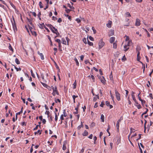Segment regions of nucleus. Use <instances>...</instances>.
<instances>
[{
    "label": "nucleus",
    "instance_id": "f257e3e1",
    "mask_svg": "<svg viewBox=\"0 0 153 153\" xmlns=\"http://www.w3.org/2000/svg\"><path fill=\"white\" fill-rule=\"evenodd\" d=\"M115 91L116 98L117 100L119 101L120 100V95L116 89L115 90Z\"/></svg>",
    "mask_w": 153,
    "mask_h": 153
},
{
    "label": "nucleus",
    "instance_id": "f03ea898",
    "mask_svg": "<svg viewBox=\"0 0 153 153\" xmlns=\"http://www.w3.org/2000/svg\"><path fill=\"white\" fill-rule=\"evenodd\" d=\"M13 22L12 20H11V22H12V26L13 27V29L14 31H15V29L17 30V27L16 25V23L15 22V20L13 16Z\"/></svg>",
    "mask_w": 153,
    "mask_h": 153
},
{
    "label": "nucleus",
    "instance_id": "7ed1b4c3",
    "mask_svg": "<svg viewBox=\"0 0 153 153\" xmlns=\"http://www.w3.org/2000/svg\"><path fill=\"white\" fill-rule=\"evenodd\" d=\"M105 44L104 42L103 41L102 39H101L99 42V48L100 49H101L104 45Z\"/></svg>",
    "mask_w": 153,
    "mask_h": 153
},
{
    "label": "nucleus",
    "instance_id": "20e7f679",
    "mask_svg": "<svg viewBox=\"0 0 153 153\" xmlns=\"http://www.w3.org/2000/svg\"><path fill=\"white\" fill-rule=\"evenodd\" d=\"M123 118L122 117H120V118L117 121V123L116 124V127L117 131H119V123L120 122L123 120Z\"/></svg>",
    "mask_w": 153,
    "mask_h": 153
},
{
    "label": "nucleus",
    "instance_id": "39448f33",
    "mask_svg": "<svg viewBox=\"0 0 153 153\" xmlns=\"http://www.w3.org/2000/svg\"><path fill=\"white\" fill-rule=\"evenodd\" d=\"M100 79L101 82L104 85H105L106 83V80L104 76H102V77H100Z\"/></svg>",
    "mask_w": 153,
    "mask_h": 153
},
{
    "label": "nucleus",
    "instance_id": "423d86ee",
    "mask_svg": "<svg viewBox=\"0 0 153 153\" xmlns=\"http://www.w3.org/2000/svg\"><path fill=\"white\" fill-rule=\"evenodd\" d=\"M140 24V20L139 19H137L136 20L135 25L136 26H139Z\"/></svg>",
    "mask_w": 153,
    "mask_h": 153
},
{
    "label": "nucleus",
    "instance_id": "0eeeda50",
    "mask_svg": "<svg viewBox=\"0 0 153 153\" xmlns=\"http://www.w3.org/2000/svg\"><path fill=\"white\" fill-rule=\"evenodd\" d=\"M136 51L137 52V60L138 61H139L140 59V57L139 56L140 54V53L139 51V50H138V48H136Z\"/></svg>",
    "mask_w": 153,
    "mask_h": 153
},
{
    "label": "nucleus",
    "instance_id": "6e6552de",
    "mask_svg": "<svg viewBox=\"0 0 153 153\" xmlns=\"http://www.w3.org/2000/svg\"><path fill=\"white\" fill-rule=\"evenodd\" d=\"M23 107H22L21 108V111L19 112H18L17 113H16V120L17 119V115H19V114H20L21 113H22V109H23Z\"/></svg>",
    "mask_w": 153,
    "mask_h": 153
},
{
    "label": "nucleus",
    "instance_id": "1a4fd4ad",
    "mask_svg": "<svg viewBox=\"0 0 153 153\" xmlns=\"http://www.w3.org/2000/svg\"><path fill=\"white\" fill-rule=\"evenodd\" d=\"M38 54L40 56L41 59L42 60H44V56L42 53H40L39 51H38L37 52Z\"/></svg>",
    "mask_w": 153,
    "mask_h": 153
},
{
    "label": "nucleus",
    "instance_id": "9d476101",
    "mask_svg": "<svg viewBox=\"0 0 153 153\" xmlns=\"http://www.w3.org/2000/svg\"><path fill=\"white\" fill-rule=\"evenodd\" d=\"M53 91H55L56 92V94L57 95L59 94V93L57 90V88L56 86H55L54 88V90H53Z\"/></svg>",
    "mask_w": 153,
    "mask_h": 153
},
{
    "label": "nucleus",
    "instance_id": "9b49d317",
    "mask_svg": "<svg viewBox=\"0 0 153 153\" xmlns=\"http://www.w3.org/2000/svg\"><path fill=\"white\" fill-rule=\"evenodd\" d=\"M115 40V38L114 37H112L110 38V42L111 43H112Z\"/></svg>",
    "mask_w": 153,
    "mask_h": 153
},
{
    "label": "nucleus",
    "instance_id": "f8f14e48",
    "mask_svg": "<svg viewBox=\"0 0 153 153\" xmlns=\"http://www.w3.org/2000/svg\"><path fill=\"white\" fill-rule=\"evenodd\" d=\"M132 97V98L133 100L137 104H138V102H137L135 96L133 94H131Z\"/></svg>",
    "mask_w": 153,
    "mask_h": 153
},
{
    "label": "nucleus",
    "instance_id": "ddd939ff",
    "mask_svg": "<svg viewBox=\"0 0 153 153\" xmlns=\"http://www.w3.org/2000/svg\"><path fill=\"white\" fill-rule=\"evenodd\" d=\"M27 20H28V22H29V24L33 26V25L32 23V19H29L28 18H27Z\"/></svg>",
    "mask_w": 153,
    "mask_h": 153
},
{
    "label": "nucleus",
    "instance_id": "4468645a",
    "mask_svg": "<svg viewBox=\"0 0 153 153\" xmlns=\"http://www.w3.org/2000/svg\"><path fill=\"white\" fill-rule=\"evenodd\" d=\"M41 84H42V85L45 87H46L47 88L49 89L48 87H49L50 88V87L49 86L47 85V84L46 83L42 82H41Z\"/></svg>",
    "mask_w": 153,
    "mask_h": 153
},
{
    "label": "nucleus",
    "instance_id": "2eb2a0df",
    "mask_svg": "<svg viewBox=\"0 0 153 153\" xmlns=\"http://www.w3.org/2000/svg\"><path fill=\"white\" fill-rule=\"evenodd\" d=\"M66 142L65 141V142H64V144L63 145L62 149L64 150H65L66 149Z\"/></svg>",
    "mask_w": 153,
    "mask_h": 153
},
{
    "label": "nucleus",
    "instance_id": "dca6fc26",
    "mask_svg": "<svg viewBox=\"0 0 153 153\" xmlns=\"http://www.w3.org/2000/svg\"><path fill=\"white\" fill-rule=\"evenodd\" d=\"M112 22L111 21H110L107 24H106V26L107 27L110 28L111 27V24Z\"/></svg>",
    "mask_w": 153,
    "mask_h": 153
},
{
    "label": "nucleus",
    "instance_id": "f3484780",
    "mask_svg": "<svg viewBox=\"0 0 153 153\" xmlns=\"http://www.w3.org/2000/svg\"><path fill=\"white\" fill-rule=\"evenodd\" d=\"M99 97L98 95H96V96L94 97L93 98V101L94 102H95L96 101L97 99H99Z\"/></svg>",
    "mask_w": 153,
    "mask_h": 153
},
{
    "label": "nucleus",
    "instance_id": "a211bd4d",
    "mask_svg": "<svg viewBox=\"0 0 153 153\" xmlns=\"http://www.w3.org/2000/svg\"><path fill=\"white\" fill-rule=\"evenodd\" d=\"M88 134V132L86 130H85L84 131V132L82 133V135L83 136H87Z\"/></svg>",
    "mask_w": 153,
    "mask_h": 153
},
{
    "label": "nucleus",
    "instance_id": "6ab92c4d",
    "mask_svg": "<svg viewBox=\"0 0 153 153\" xmlns=\"http://www.w3.org/2000/svg\"><path fill=\"white\" fill-rule=\"evenodd\" d=\"M74 60L76 62V65L77 66H79V62L77 58L76 57H75L74 58Z\"/></svg>",
    "mask_w": 153,
    "mask_h": 153
},
{
    "label": "nucleus",
    "instance_id": "aec40b11",
    "mask_svg": "<svg viewBox=\"0 0 153 153\" xmlns=\"http://www.w3.org/2000/svg\"><path fill=\"white\" fill-rule=\"evenodd\" d=\"M54 114H55V121H56V122L57 121V120H58V115H59V113H58V115L55 112H54Z\"/></svg>",
    "mask_w": 153,
    "mask_h": 153
},
{
    "label": "nucleus",
    "instance_id": "412c9836",
    "mask_svg": "<svg viewBox=\"0 0 153 153\" xmlns=\"http://www.w3.org/2000/svg\"><path fill=\"white\" fill-rule=\"evenodd\" d=\"M40 25V26H39V27L42 29H43V27H44V26H45L44 23H43L42 24H39Z\"/></svg>",
    "mask_w": 153,
    "mask_h": 153
},
{
    "label": "nucleus",
    "instance_id": "4be33fe9",
    "mask_svg": "<svg viewBox=\"0 0 153 153\" xmlns=\"http://www.w3.org/2000/svg\"><path fill=\"white\" fill-rule=\"evenodd\" d=\"M124 48L125 49L124 51L126 52V51L129 49V47H128V46H126L125 45L124 46Z\"/></svg>",
    "mask_w": 153,
    "mask_h": 153
},
{
    "label": "nucleus",
    "instance_id": "5701e85b",
    "mask_svg": "<svg viewBox=\"0 0 153 153\" xmlns=\"http://www.w3.org/2000/svg\"><path fill=\"white\" fill-rule=\"evenodd\" d=\"M62 43L64 44H66V41L65 40L64 38H62Z\"/></svg>",
    "mask_w": 153,
    "mask_h": 153
},
{
    "label": "nucleus",
    "instance_id": "b1692460",
    "mask_svg": "<svg viewBox=\"0 0 153 153\" xmlns=\"http://www.w3.org/2000/svg\"><path fill=\"white\" fill-rule=\"evenodd\" d=\"M101 119L102 122L104 121V116L102 114L101 116Z\"/></svg>",
    "mask_w": 153,
    "mask_h": 153
},
{
    "label": "nucleus",
    "instance_id": "393cba45",
    "mask_svg": "<svg viewBox=\"0 0 153 153\" xmlns=\"http://www.w3.org/2000/svg\"><path fill=\"white\" fill-rule=\"evenodd\" d=\"M87 42L88 44L90 46H93V43L92 42H90L88 40V39Z\"/></svg>",
    "mask_w": 153,
    "mask_h": 153
},
{
    "label": "nucleus",
    "instance_id": "a878e982",
    "mask_svg": "<svg viewBox=\"0 0 153 153\" xmlns=\"http://www.w3.org/2000/svg\"><path fill=\"white\" fill-rule=\"evenodd\" d=\"M46 25L51 30L52 29V27H53V26L51 24H46Z\"/></svg>",
    "mask_w": 153,
    "mask_h": 153
},
{
    "label": "nucleus",
    "instance_id": "bb28decb",
    "mask_svg": "<svg viewBox=\"0 0 153 153\" xmlns=\"http://www.w3.org/2000/svg\"><path fill=\"white\" fill-rule=\"evenodd\" d=\"M15 62L18 65V64H20V61H19V59L17 58H16V59H15Z\"/></svg>",
    "mask_w": 153,
    "mask_h": 153
},
{
    "label": "nucleus",
    "instance_id": "cd10ccee",
    "mask_svg": "<svg viewBox=\"0 0 153 153\" xmlns=\"http://www.w3.org/2000/svg\"><path fill=\"white\" fill-rule=\"evenodd\" d=\"M73 88L74 89H75L76 88V80H75L74 82L73 83Z\"/></svg>",
    "mask_w": 153,
    "mask_h": 153
},
{
    "label": "nucleus",
    "instance_id": "c85d7f7f",
    "mask_svg": "<svg viewBox=\"0 0 153 153\" xmlns=\"http://www.w3.org/2000/svg\"><path fill=\"white\" fill-rule=\"evenodd\" d=\"M41 15V12H39V13L37 14V16H38V17L39 18V19L40 20H41V19L40 17Z\"/></svg>",
    "mask_w": 153,
    "mask_h": 153
},
{
    "label": "nucleus",
    "instance_id": "c756f323",
    "mask_svg": "<svg viewBox=\"0 0 153 153\" xmlns=\"http://www.w3.org/2000/svg\"><path fill=\"white\" fill-rule=\"evenodd\" d=\"M110 129V126L109 125H108V128L107 129V131L109 134V136L110 135V132H109V131Z\"/></svg>",
    "mask_w": 153,
    "mask_h": 153
},
{
    "label": "nucleus",
    "instance_id": "7c9ffc66",
    "mask_svg": "<svg viewBox=\"0 0 153 153\" xmlns=\"http://www.w3.org/2000/svg\"><path fill=\"white\" fill-rule=\"evenodd\" d=\"M63 116L65 117H66L67 116V113L66 112V111L65 109H64L63 111Z\"/></svg>",
    "mask_w": 153,
    "mask_h": 153
},
{
    "label": "nucleus",
    "instance_id": "2f4dec72",
    "mask_svg": "<svg viewBox=\"0 0 153 153\" xmlns=\"http://www.w3.org/2000/svg\"><path fill=\"white\" fill-rule=\"evenodd\" d=\"M54 100L55 102L56 103H57L58 102H61L60 100L59 99H56V98H55Z\"/></svg>",
    "mask_w": 153,
    "mask_h": 153
},
{
    "label": "nucleus",
    "instance_id": "473e14b6",
    "mask_svg": "<svg viewBox=\"0 0 153 153\" xmlns=\"http://www.w3.org/2000/svg\"><path fill=\"white\" fill-rule=\"evenodd\" d=\"M113 48H114L116 49L117 48V44L116 42H114L113 43Z\"/></svg>",
    "mask_w": 153,
    "mask_h": 153
},
{
    "label": "nucleus",
    "instance_id": "72a5a7b5",
    "mask_svg": "<svg viewBox=\"0 0 153 153\" xmlns=\"http://www.w3.org/2000/svg\"><path fill=\"white\" fill-rule=\"evenodd\" d=\"M48 38L51 42V45L52 46L53 44H52V41L51 40V38L49 36H48Z\"/></svg>",
    "mask_w": 153,
    "mask_h": 153
},
{
    "label": "nucleus",
    "instance_id": "f704fd0d",
    "mask_svg": "<svg viewBox=\"0 0 153 153\" xmlns=\"http://www.w3.org/2000/svg\"><path fill=\"white\" fill-rule=\"evenodd\" d=\"M13 66H14L16 70V71H20L21 70V68H17L15 66L13 65Z\"/></svg>",
    "mask_w": 153,
    "mask_h": 153
},
{
    "label": "nucleus",
    "instance_id": "c9c22d12",
    "mask_svg": "<svg viewBox=\"0 0 153 153\" xmlns=\"http://www.w3.org/2000/svg\"><path fill=\"white\" fill-rule=\"evenodd\" d=\"M65 16L68 17V19L70 20H71V16H69L68 15V14H65Z\"/></svg>",
    "mask_w": 153,
    "mask_h": 153
},
{
    "label": "nucleus",
    "instance_id": "e433bc0d",
    "mask_svg": "<svg viewBox=\"0 0 153 153\" xmlns=\"http://www.w3.org/2000/svg\"><path fill=\"white\" fill-rule=\"evenodd\" d=\"M31 32L33 35L35 36H37V34L36 31H31Z\"/></svg>",
    "mask_w": 153,
    "mask_h": 153
},
{
    "label": "nucleus",
    "instance_id": "4c0bfd02",
    "mask_svg": "<svg viewBox=\"0 0 153 153\" xmlns=\"http://www.w3.org/2000/svg\"><path fill=\"white\" fill-rule=\"evenodd\" d=\"M83 126V125L82 124V122H81V125H79V126H78L77 127V129L78 130H80L81 128V127H82V126Z\"/></svg>",
    "mask_w": 153,
    "mask_h": 153
},
{
    "label": "nucleus",
    "instance_id": "58836bf2",
    "mask_svg": "<svg viewBox=\"0 0 153 153\" xmlns=\"http://www.w3.org/2000/svg\"><path fill=\"white\" fill-rule=\"evenodd\" d=\"M80 105V103L78 102V104L77 105L76 107L75 108V109L76 111L78 110V108H79V106Z\"/></svg>",
    "mask_w": 153,
    "mask_h": 153
},
{
    "label": "nucleus",
    "instance_id": "ea45409f",
    "mask_svg": "<svg viewBox=\"0 0 153 153\" xmlns=\"http://www.w3.org/2000/svg\"><path fill=\"white\" fill-rule=\"evenodd\" d=\"M146 111L145 112H144L141 115V116L142 117L144 115V114H146L147 112L148 111V108H146Z\"/></svg>",
    "mask_w": 153,
    "mask_h": 153
},
{
    "label": "nucleus",
    "instance_id": "a19ab883",
    "mask_svg": "<svg viewBox=\"0 0 153 153\" xmlns=\"http://www.w3.org/2000/svg\"><path fill=\"white\" fill-rule=\"evenodd\" d=\"M131 15L129 12H127L126 13V17L131 16Z\"/></svg>",
    "mask_w": 153,
    "mask_h": 153
},
{
    "label": "nucleus",
    "instance_id": "79ce46f5",
    "mask_svg": "<svg viewBox=\"0 0 153 153\" xmlns=\"http://www.w3.org/2000/svg\"><path fill=\"white\" fill-rule=\"evenodd\" d=\"M68 6L71 9H74V7L73 6H71L70 4H68Z\"/></svg>",
    "mask_w": 153,
    "mask_h": 153
},
{
    "label": "nucleus",
    "instance_id": "37998d69",
    "mask_svg": "<svg viewBox=\"0 0 153 153\" xmlns=\"http://www.w3.org/2000/svg\"><path fill=\"white\" fill-rule=\"evenodd\" d=\"M109 78L111 80H112L113 79V77L112 75V72H111V74L109 75Z\"/></svg>",
    "mask_w": 153,
    "mask_h": 153
},
{
    "label": "nucleus",
    "instance_id": "c03bdc74",
    "mask_svg": "<svg viewBox=\"0 0 153 153\" xmlns=\"http://www.w3.org/2000/svg\"><path fill=\"white\" fill-rule=\"evenodd\" d=\"M30 72H31L32 76L33 77H35V76L34 74L33 73L32 70L31 69L30 71Z\"/></svg>",
    "mask_w": 153,
    "mask_h": 153
},
{
    "label": "nucleus",
    "instance_id": "a18cd8bd",
    "mask_svg": "<svg viewBox=\"0 0 153 153\" xmlns=\"http://www.w3.org/2000/svg\"><path fill=\"white\" fill-rule=\"evenodd\" d=\"M38 126H39V127L40 128V127H41V125H37L35 127V128H34L33 129V130H36L38 128Z\"/></svg>",
    "mask_w": 153,
    "mask_h": 153
},
{
    "label": "nucleus",
    "instance_id": "49530a36",
    "mask_svg": "<svg viewBox=\"0 0 153 153\" xmlns=\"http://www.w3.org/2000/svg\"><path fill=\"white\" fill-rule=\"evenodd\" d=\"M137 104V105H136L138 109H140L141 108V106L140 104H139L138 103V104Z\"/></svg>",
    "mask_w": 153,
    "mask_h": 153
},
{
    "label": "nucleus",
    "instance_id": "de8ad7c7",
    "mask_svg": "<svg viewBox=\"0 0 153 153\" xmlns=\"http://www.w3.org/2000/svg\"><path fill=\"white\" fill-rule=\"evenodd\" d=\"M65 11L67 13H70V12L71 11V10L67 8L66 9H65Z\"/></svg>",
    "mask_w": 153,
    "mask_h": 153
},
{
    "label": "nucleus",
    "instance_id": "09e8293b",
    "mask_svg": "<svg viewBox=\"0 0 153 153\" xmlns=\"http://www.w3.org/2000/svg\"><path fill=\"white\" fill-rule=\"evenodd\" d=\"M39 132V134H41V131L39 130H38L37 131L35 132V134H36Z\"/></svg>",
    "mask_w": 153,
    "mask_h": 153
},
{
    "label": "nucleus",
    "instance_id": "8fccbe9b",
    "mask_svg": "<svg viewBox=\"0 0 153 153\" xmlns=\"http://www.w3.org/2000/svg\"><path fill=\"white\" fill-rule=\"evenodd\" d=\"M95 126V123L94 122L92 123L90 125L91 127H93Z\"/></svg>",
    "mask_w": 153,
    "mask_h": 153
},
{
    "label": "nucleus",
    "instance_id": "3c124183",
    "mask_svg": "<svg viewBox=\"0 0 153 153\" xmlns=\"http://www.w3.org/2000/svg\"><path fill=\"white\" fill-rule=\"evenodd\" d=\"M10 4L13 8L15 9H16V7L12 3H10Z\"/></svg>",
    "mask_w": 153,
    "mask_h": 153
},
{
    "label": "nucleus",
    "instance_id": "603ef678",
    "mask_svg": "<svg viewBox=\"0 0 153 153\" xmlns=\"http://www.w3.org/2000/svg\"><path fill=\"white\" fill-rule=\"evenodd\" d=\"M39 6L40 8H42L43 7L42 6V4L41 1L39 2Z\"/></svg>",
    "mask_w": 153,
    "mask_h": 153
},
{
    "label": "nucleus",
    "instance_id": "864d4df0",
    "mask_svg": "<svg viewBox=\"0 0 153 153\" xmlns=\"http://www.w3.org/2000/svg\"><path fill=\"white\" fill-rule=\"evenodd\" d=\"M55 41L58 43L60 44L61 43L60 40L59 39H57L55 40Z\"/></svg>",
    "mask_w": 153,
    "mask_h": 153
},
{
    "label": "nucleus",
    "instance_id": "5fc2aeb1",
    "mask_svg": "<svg viewBox=\"0 0 153 153\" xmlns=\"http://www.w3.org/2000/svg\"><path fill=\"white\" fill-rule=\"evenodd\" d=\"M145 30L147 34L148 37H150V36L149 32L147 31V30L146 29H145Z\"/></svg>",
    "mask_w": 153,
    "mask_h": 153
},
{
    "label": "nucleus",
    "instance_id": "6e6d98bb",
    "mask_svg": "<svg viewBox=\"0 0 153 153\" xmlns=\"http://www.w3.org/2000/svg\"><path fill=\"white\" fill-rule=\"evenodd\" d=\"M141 104L143 105L144 104L146 103V101L145 100H142L141 101Z\"/></svg>",
    "mask_w": 153,
    "mask_h": 153
},
{
    "label": "nucleus",
    "instance_id": "4d7b16f0",
    "mask_svg": "<svg viewBox=\"0 0 153 153\" xmlns=\"http://www.w3.org/2000/svg\"><path fill=\"white\" fill-rule=\"evenodd\" d=\"M89 38L90 39V40H91V41H93L94 40V38L91 36H90L89 37Z\"/></svg>",
    "mask_w": 153,
    "mask_h": 153
},
{
    "label": "nucleus",
    "instance_id": "13d9d810",
    "mask_svg": "<svg viewBox=\"0 0 153 153\" xmlns=\"http://www.w3.org/2000/svg\"><path fill=\"white\" fill-rule=\"evenodd\" d=\"M140 94V92L137 95V97L138 98L139 100L140 101H141L142 100V99H141V97L139 96V95Z\"/></svg>",
    "mask_w": 153,
    "mask_h": 153
},
{
    "label": "nucleus",
    "instance_id": "bf43d9fd",
    "mask_svg": "<svg viewBox=\"0 0 153 153\" xmlns=\"http://www.w3.org/2000/svg\"><path fill=\"white\" fill-rule=\"evenodd\" d=\"M82 41L84 43H85V44H86V40L85 38H84L82 39Z\"/></svg>",
    "mask_w": 153,
    "mask_h": 153
},
{
    "label": "nucleus",
    "instance_id": "052dcab7",
    "mask_svg": "<svg viewBox=\"0 0 153 153\" xmlns=\"http://www.w3.org/2000/svg\"><path fill=\"white\" fill-rule=\"evenodd\" d=\"M9 49L10 50L12 51H13V49L10 45L9 46Z\"/></svg>",
    "mask_w": 153,
    "mask_h": 153
},
{
    "label": "nucleus",
    "instance_id": "680f3d73",
    "mask_svg": "<svg viewBox=\"0 0 153 153\" xmlns=\"http://www.w3.org/2000/svg\"><path fill=\"white\" fill-rule=\"evenodd\" d=\"M30 13H31L34 16V17H36V13L34 12H30Z\"/></svg>",
    "mask_w": 153,
    "mask_h": 153
},
{
    "label": "nucleus",
    "instance_id": "e2e57ef3",
    "mask_svg": "<svg viewBox=\"0 0 153 153\" xmlns=\"http://www.w3.org/2000/svg\"><path fill=\"white\" fill-rule=\"evenodd\" d=\"M93 139L94 141V143L95 144V142L97 140V137L96 136H94L93 137Z\"/></svg>",
    "mask_w": 153,
    "mask_h": 153
},
{
    "label": "nucleus",
    "instance_id": "0e129e2a",
    "mask_svg": "<svg viewBox=\"0 0 153 153\" xmlns=\"http://www.w3.org/2000/svg\"><path fill=\"white\" fill-rule=\"evenodd\" d=\"M130 41H128V42H127V44L126 45H126V46H128V47H129L130 46Z\"/></svg>",
    "mask_w": 153,
    "mask_h": 153
},
{
    "label": "nucleus",
    "instance_id": "69168bd1",
    "mask_svg": "<svg viewBox=\"0 0 153 153\" xmlns=\"http://www.w3.org/2000/svg\"><path fill=\"white\" fill-rule=\"evenodd\" d=\"M104 102H102L100 104V106L101 107H103V105H104Z\"/></svg>",
    "mask_w": 153,
    "mask_h": 153
},
{
    "label": "nucleus",
    "instance_id": "338daca9",
    "mask_svg": "<svg viewBox=\"0 0 153 153\" xmlns=\"http://www.w3.org/2000/svg\"><path fill=\"white\" fill-rule=\"evenodd\" d=\"M80 60L82 61L83 60V59H84V55H81V56H80Z\"/></svg>",
    "mask_w": 153,
    "mask_h": 153
},
{
    "label": "nucleus",
    "instance_id": "774afa93",
    "mask_svg": "<svg viewBox=\"0 0 153 153\" xmlns=\"http://www.w3.org/2000/svg\"><path fill=\"white\" fill-rule=\"evenodd\" d=\"M63 117L64 116L63 114H62L60 116V119L62 120L64 119Z\"/></svg>",
    "mask_w": 153,
    "mask_h": 153
}]
</instances>
